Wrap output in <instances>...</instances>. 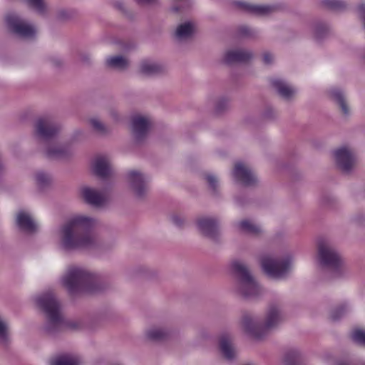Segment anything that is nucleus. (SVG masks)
<instances>
[{"label": "nucleus", "mask_w": 365, "mask_h": 365, "mask_svg": "<svg viewBox=\"0 0 365 365\" xmlns=\"http://www.w3.org/2000/svg\"><path fill=\"white\" fill-rule=\"evenodd\" d=\"M16 224L20 230L28 233H33L37 230L36 223L31 215L24 211H20L18 213L16 216Z\"/></svg>", "instance_id": "obj_19"}, {"label": "nucleus", "mask_w": 365, "mask_h": 365, "mask_svg": "<svg viewBox=\"0 0 365 365\" xmlns=\"http://www.w3.org/2000/svg\"><path fill=\"white\" fill-rule=\"evenodd\" d=\"M53 63H54L56 66H60V65L61 64V61L59 59H58V60H56V61H53Z\"/></svg>", "instance_id": "obj_46"}, {"label": "nucleus", "mask_w": 365, "mask_h": 365, "mask_svg": "<svg viewBox=\"0 0 365 365\" xmlns=\"http://www.w3.org/2000/svg\"><path fill=\"white\" fill-rule=\"evenodd\" d=\"M27 4L39 14L45 12V5L43 0H27Z\"/></svg>", "instance_id": "obj_37"}, {"label": "nucleus", "mask_w": 365, "mask_h": 365, "mask_svg": "<svg viewBox=\"0 0 365 365\" xmlns=\"http://www.w3.org/2000/svg\"><path fill=\"white\" fill-rule=\"evenodd\" d=\"M301 356V352L297 349H290L286 351L284 361L287 365H295L299 361Z\"/></svg>", "instance_id": "obj_28"}, {"label": "nucleus", "mask_w": 365, "mask_h": 365, "mask_svg": "<svg viewBox=\"0 0 365 365\" xmlns=\"http://www.w3.org/2000/svg\"><path fill=\"white\" fill-rule=\"evenodd\" d=\"M168 333L162 328H151L146 332L147 337L153 341H160L167 337Z\"/></svg>", "instance_id": "obj_29"}, {"label": "nucleus", "mask_w": 365, "mask_h": 365, "mask_svg": "<svg viewBox=\"0 0 365 365\" xmlns=\"http://www.w3.org/2000/svg\"><path fill=\"white\" fill-rule=\"evenodd\" d=\"M183 1H184L183 5H181V6H174L172 8V11L173 12L183 11L184 10L188 9L191 6L192 0H183Z\"/></svg>", "instance_id": "obj_41"}, {"label": "nucleus", "mask_w": 365, "mask_h": 365, "mask_svg": "<svg viewBox=\"0 0 365 365\" xmlns=\"http://www.w3.org/2000/svg\"><path fill=\"white\" fill-rule=\"evenodd\" d=\"M329 28L325 24H318L314 30L315 38L318 40L323 38L328 33Z\"/></svg>", "instance_id": "obj_33"}, {"label": "nucleus", "mask_w": 365, "mask_h": 365, "mask_svg": "<svg viewBox=\"0 0 365 365\" xmlns=\"http://www.w3.org/2000/svg\"><path fill=\"white\" fill-rule=\"evenodd\" d=\"M205 178L208 182L210 187L213 192H216L218 187V180L217 178L212 174H207Z\"/></svg>", "instance_id": "obj_40"}, {"label": "nucleus", "mask_w": 365, "mask_h": 365, "mask_svg": "<svg viewBox=\"0 0 365 365\" xmlns=\"http://www.w3.org/2000/svg\"><path fill=\"white\" fill-rule=\"evenodd\" d=\"M219 346L223 356L227 360H232L236 356V350L232 344V338L229 333L222 334L220 337Z\"/></svg>", "instance_id": "obj_16"}, {"label": "nucleus", "mask_w": 365, "mask_h": 365, "mask_svg": "<svg viewBox=\"0 0 365 365\" xmlns=\"http://www.w3.org/2000/svg\"><path fill=\"white\" fill-rule=\"evenodd\" d=\"M232 270L236 278L235 291L246 299L254 298L262 293V289L242 262L236 260L231 264Z\"/></svg>", "instance_id": "obj_6"}, {"label": "nucleus", "mask_w": 365, "mask_h": 365, "mask_svg": "<svg viewBox=\"0 0 365 365\" xmlns=\"http://www.w3.org/2000/svg\"><path fill=\"white\" fill-rule=\"evenodd\" d=\"M364 59H365V56H364Z\"/></svg>", "instance_id": "obj_47"}, {"label": "nucleus", "mask_w": 365, "mask_h": 365, "mask_svg": "<svg viewBox=\"0 0 365 365\" xmlns=\"http://www.w3.org/2000/svg\"><path fill=\"white\" fill-rule=\"evenodd\" d=\"M235 4L242 10L257 16H266L275 10V6L271 5L252 4L245 1H236Z\"/></svg>", "instance_id": "obj_15"}, {"label": "nucleus", "mask_w": 365, "mask_h": 365, "mask_svg": "<svg viewBox=\"0 0 365 365\" xmlns=\"http://www.w3.org/2000/svg\"><path fill=\"white\" fill-rule=\"evenodd\" d=\"M237 228L240 232L258 236L262 232V227L249 220H244L237 223Z\"/></svg>", "instance_id": "obj_23"}, {"label": "nucleus", "mask_w": 365, "mask_h": 365, "mask_svg": "<svg viewBox=\"0 0 365 365\" xmlns=\"http://www.w3.org/2000/svg\"><path fill=\"white\" fill-rule=\"evenodd\" d=\"M352 339L360 344L365 345V331L362 329H356L351 334Z\"/></svg>", "instance_id": "obj_39"}, {"label": "nucleus", "mask_w": 365, "mask_h": 365, "mask_svg": "<svg viewBox=\"0 0 365 365\" xmlns=\"http://www.w3.org/2000/svg\"><path fill=\"white\" fill-rule=\"evenodd\" d=\"M93 170L96 175L102 178L108 177L112 173L108 159L103 156L96 158L93 163Z\"/></svg>", "instance_id": "obj_20"}, {"label": "nucleus", "mask_w": 365, "mask_h": 365, "mask_svg": "<svg viewBox=\"0 0 365 365\" xmlns=\"http://www.w3.org/2000/svg\"><path fill=\"white\" fill-rule=\"evenodd\" d=\"M272 85L277 90L278 93L284 99H290L296 93L294 88L281 79H273Z\"/></svg>", "instance_id": "obj_21"}, {"label": "nucleus", "mask_w": 365, "mask_h": 365, "mask_svg": "<svg viewBox=\"0 0 365 365\" xmlns=\"http://www.w3.org/2000/svg\"><path fill=\"white\" fill-rule=\"evenodd\" d=\"M151 121L149 118L137 115L132 118V130L136 141H142L147 135Z\"/></svg>", "instance_id": "obj_14"}, {"label": "nucleus", "mask_w": 365, "mask_h": 365, "mask_svg": "<svg viewBox=\"0 0 365 365\" xmlns=\"http://www.w3.org/2000/svg\"><path fill=\"white\" fill-rule=\"evenodd\" d=\"M36 302L46 315L44 329L48 334L53 335L66 327L61 305L53 292H46L37 297Z\"/></svg>", "instance_id": "obj_4"}, {"label": "nucleus", "mask_w": 365, "mask_h": 365, "mask_svg": "<svg viewBox=\"0 0 365 365\" xmlns=\"http://www.w3.org/2000/svg\"><path fill=\"white\" fill-rule=\"evenodd\" d=\"M253 56L251 51L247 50H232L225 53L223 61L227 64L245 63Z\"/></svg>", "instance_id": "obj_17"}, {"label": "nucleus", "mask_w": 365, "mask_h": 365, "mask_svg": "<svg viewBox=\"0 0 365 365\" xmlns=\"http://www.w3.org/2000/svg\"><path fill=\"white\" fill-rule=\"evenodd\" d=\"M273 55L269 52H265L263 54V61L265 64H270L273 61Z\"/></svg>", "instance_id": "obj_44"}, {"label": "nucleus", "mask_w": 365, "mask_h": 365, "mask_svg": "<svg viewBox=\"0 0 365 365\" xmlns=\"http://www.w3.org/2000/svg\"><path fill=\"white\" fill-rule=\"evenodd\" d=\"M90 123L93 129L98 132V133L105 134L108 131L104 124L102 122H101L98 118H91L90 120Z\"/></svg>", "instance_id": "obj_34"}, {"label": "nucleus", "mask_w": 365, "mask_h": 365, "mask_svg": "<svg viewBox=\"0 0 365 365\" xmlns=\"http://www.w3.org/2000/svg\"><path fill=\"white\" fill-rule=\"evenodd\" d=\"M60 129L56 123L48 118H39L35 125L36 135L47 143L44 154L51 160H66L73 155V150L70 145L53 141L60 132Z\"/></svg>", "instance_id": "obj_2"}, {"label": "nucleus", "mask_w": 365, "mask_h": 365, "mask_svg": "<svg viewBox=\"0 0 365 365\" xmlns=\"http://www.w3.org/2000/svg\"><path fill=\"white\" fill-rule=\"evenodd\" d=\"M194 32V25L191 22L180 24L176 29V36L179 39H186L191 37Z\"/></svg>", "instance_id": "obj_26"}, {"label": "nucleus", "mask_w": 365, "mask_h": 365, "mask_svg": "<svg viewBox=\"0 0 365 365\" xmlns=\"http://www.w3.org/2000/svg\"><path fill=\"white\" fill-rule=\"evenodd\" d=\"M238 35L242 37L246 38H255L258 35V31L256 29H251L247 26H241L237 29Z\"/></svg>", "instance_id": "obj_31"}, {"label": "nucleus", "mask_w": 365, "mask_h": 365, "mask_svg": "<svg viewBox=\"0 0 365 365\" xmlns=\"http://www.w3.org/2000/svg\"><path fill=\"white\" fill-rule=\"evenodd\" d=\"M92 218L76 215L70 218L60 230L61 246L65 250H91L100 247L101 242L92 232Z\"/></svg>", "instance_id": "obj_1"}, {"label": "nucleus", "mask_w": 365, "mask_h": 365, "mask_svg": "<svg viewBox=\"0 0 365 365\" xmlns=\"http://www.w3.org/2000/svg\"><path fill=\"white\" fill-rule=\"evenodd\" d=\"M6 23L10 31L20 38H32L36 35L35 27L16 14H8Z\"/></svg>", "instance_id": "obj_9"}, {"label": "nucleus", "mask_w": 365, "mask_h": 365, "mask_svg": "<svg viewBox=\"0 0 365 365\" xmlns=\"http://www.w3.org/2000/svg\"><path fill=\"white\" fill-rule=\"evenodd\" d=\"M82 195L87 203L95 207L102 206L106 201V195L93 188L84 187L82 190Z\"/></svg>", "instance_id": "obj_18"}, {"label": "nucleus", "mask_w": 365, "mask_h": 365, "mask_svg": "<svg viewBox=\"0 0 365 365\" xmlns=\"http://www.w3.org/2000/svg\"><path fill=\"white\" fill-rule=\"evenodd\" d=\"M329 94L338 103L344 114L347 115L349 113V107L345 101L342 91L339 88H334L329 91Z\"/></svg>", "instance_id": "obj_27"}, {"label": "nucleus", "mask_w": 365, "mask_h": 365, "mask_svg": "<svg viewBox=\"0 0 365 365\" xmlns=\"http://www.w3.org/2000/svg\"><path fill=\"white\" fill-rule=\"evenodd\" d=\"M140 73L145 76H153L162 73L164 68L162 65L150 61L144 60L140 65Z\"/></svg>", "instance_id": "obj_22"}, {"label": "nucleus", "mask_w": 365, "mask_h": 365, "mask_svg": "<svg viewBox=\"0 0 365 365\" xmlns=\"http://www.w3.org/2000/svg\"><path fill=\"white\" fill-rule=\"evenodd\" d=\"M128 180L135 195L143 198L148 191V178L143 173L132 170L128 173Z\"/></svg>", "instance_id": "obj_10"}, {"label": "nucleus", "mask_w": 365, "mask_h": 365, "mask_svg": "<svg viewBox=\"0 0 365 365\" xmlns=\"http://www.w3.org/2000/svg\"><path fill=\"white\" fill-rule=\"evenodd\" d=\"M317 260L322 268L332 272L334 277H338L342 274L344 262L339 252L329 241L324 240L319 241Z\"/></svg>", "instance_id": "obj_7"}, {"label": "nucleus", "mask_w": 365, "mask_h": 365, "mask_svg": "<svg viewBox=\"0 0 365 365\" xmlns=\"http://www.w3.org/2000/svg\"><path fill=\"white\" fill-rule=\"evenodd\" d=\"M229 107V101L225 98H219L215 103V112L217 114H220L225 110H226Z\"/></svg>", "instance_id": "obj_36"}, {"label": "nucleus", "mask_w": 365, "mask_h": 365, "mask_svg": "<svg viewBox=\"0 0 365 365\" xmlns=\"http://www.w3.org/2000/svg\"><path fill=\"white\" fill-rule=\"evenodd\" d=\"M9 331L6 322L0 319V342L6 344L8 341Z\"/></svg>", "instance_id": "obj_38"}, {"label": "nucleus", "mask_w": 365, "mask_h": 365, "mask_svg": "<svg viewBox=\"0 0 365 365\" xmlns=\"http://www.w3.org/2000/svg\"><path fill=\"white\" fill-rule=\"evenodd\" d=\"M334 157L338 167L344 172H349L356 161L355 155L347 147H341L334 151Z\"/></svg>", "instance_id": "obj_11"}, {"label": "nucleus", "mask_w": 365, "mask_h": 365, "mask_svg": "<svg viewBox=\"0 0 365 365\" xmlns=\"http://www.w3.org/2000/svg\"><path fill=\"white\" fill-rule=\"evenodd\" d=\"M106 65L111 68L125 70L128 67L129 61L122 56H109L106 59Z\"/></svg>", "instance_id": "obj_25"}, {"label": "nucleus", "mask_w": 365, "mask_h": 365, "mask_svg": "<svg viewBox=\"0 0 365 365\" xmlns=\"http://www.w3.org/2000/svg\"><path fill=\"white\" fill-rule=\"evenodd\" d=\"M115 6L116 7H118L119 9H123V3H122V2H118H118H116V3L115 4Z\"/></svg>", "instance_id": "obj_45"}, {"label": "nucleus", "mask_w": 365, "mask_h": 365, "mask_svg": "<svg viewBox=\"0 0 365 365\" xmlns=\"http://www.w3.org/2000/svg\"><path fill=\"white\" fill-rule=\"evenodd\" d=\"M261 266L263 271L269 277L282 279L286 277L290 269L291 260L289 257L274 259L270 257H264L261 259Z\"/></svg>", "instance_id": "obj_8"}, {"label": "nucleus", "mask_w": 365, "mask_h": 365, "mask_svg": "<svg viewBox=\"0 0 365 365\" xmlns=\"http://www.w3.org/2000/svg\"><path fill=\"white\" fill-rule=\"evenodd\" d=\"M348 306L342 304L333 309L330 314V317L333 321H336L343 317L348 312Z\"/></svg>", "instance_id": "obj_32"}, {"label": "nucleus", "mask_w": 365, "mask_h": 365, "mask_svg": "<svg viewBox=\"0 0 365 365\" xmlns=\"http://www.w3.org/2000/svg\"><path fill=\"white\" fill-rule=\"evenodd\" d=\"M35 178L36 184L40 189H44L48 187L52 182L51 176L43 171L37 172L36 173Z\"/></svg>", "instance_id": "obj_30"}, {"label": "nucleus", "mask_w": 365, "mask_h": 365, "mask_svg": "<svg viewBox=\"0 0 365 365\" xmlns=\"http://www.w3.org/2000/svg\"><path fill=\"white\" fill-rule=\"evenodd\" d=\"M172 221L173 224L178 227H182L184 225V219L178 215H173L172 217Z\"/></svg>", "instance_id": "obj_42"}, {"label": "nucleus", "mask_w": 365, "mask_h": 365, "mask_svg": "<svg viewBox=\"0 0 365 365\" xmlns=\"http://www.w3.org/2000/svg\"><path fill=\"white\" fill-rule=\"evenodd\" d=\"M61 282L71 295L81 292L93 293L103 289L101 277L81 267H69Z\"/></svg>", "instance_id": "obj_3"}, {"label": "nucleus", "mask_w": 365, "mask_h": 365, "mask_svg": "<svg viewBox=\"0 0 365 365\" xmlns=\"http://www.w3.org/2000/svg\"><path fill=\"white\" fill-rule=\"evenodd\" d=\"M282 320V314L279 307L277 305H271L264 323L261 324L250 314H245L242 318V325L246 333L253 339L259 340L275 328Z\"/></svg>", "instance_id": "obj_5"}, {"label": "nucleus", "mask_w": 365, "mask_h": 365, "mask_svg": "<svg viewBox=\"0 0 365 365\" xmlns=\"http://www.w3.org/2000/svg\"><path fill=\"white\" fill-rule=\"evenodd\" d=\"M235 180L245 186L254 185L257 182V178L252 170L242 163H237L233 170Z\"/></svg>", "instance_id": "obj_12"}, {"label": "nucleus", "mask_w": 365, "mask_h": 365, "mask_svg": "<svg viewBox=\"0 0 365 365\" xmlns=\"http://www.w3.org/2000/svg\"><path fill=\"white\" fill-rule=\"evenodd\" d=\"M197 226L199 231L205 237L213 240H217L219 231L217 221L211 217H200L197 220Z\"/></svg>", "instance_id": "obj_13"}, {"label": "nucleus", "mask_w": 365, "mask_h": 365, "mask_svg": "<svg viewBox=\"0 0 365 365\" xmlns=\"http://www.w3.org/2000/svg\"><path fill=\"white\" fill-rule=\"evenodd\" d=\"M324 4L333 10H342L346 7V4L341 0H325Z\"/></svg>", "instance_id": "obj_35"}, {"label": "nucleus", "mask_w": 365, "mask_h": 365, "mask_svg": "<svg viewBox=\"0 0 365 365\" xmlns=\"http://www.w3.org/2000/svg\"><path fill=\"white\" fill-rule=\"evenodd\" d=\"M91 58L90 54L87 53H81L79 54V61L83 63H89L91 62Z\"/></svg>", "instance_id": "obj_43"}, {"label": "nucleus", "mask_w": 365, "mask_h": 365, "mask_svg": "<svg viewBox=\"0 0 365 365\" xmlns=\"http://www.w3.org/2000/svg\"><path fill=\"white\" fill-rule=\"evenodd\" d=\"M81 359L74 354H61L56 357L51 362V365H79Z\"/></svg>", "instance_id": "obj_24"}]
</instances>
